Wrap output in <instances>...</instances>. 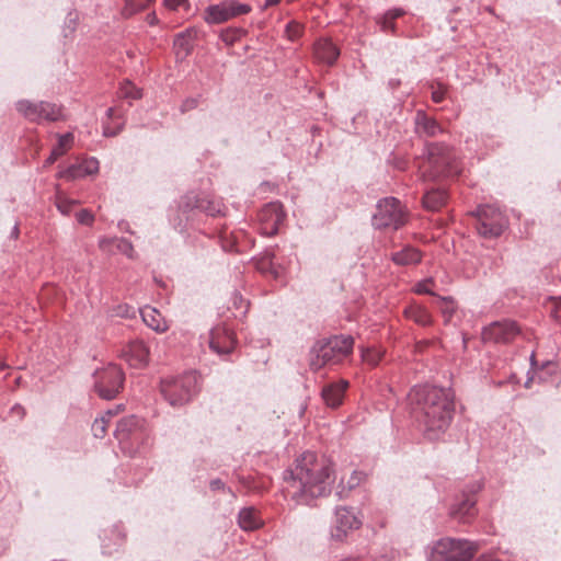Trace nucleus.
Segmentation results:
<instances>
[{"instance_id": "obj_54", "label": "nucleus", "mask_w": 561, "mask_h": 561, "mask_svg": "<svg viewBox=\"0 0 561 561\" xmlns=\"http://www.w3.org/2000/svg\"><path fill=\"white\" fill-rule=\"evenodd\" d=\"M114 110L112 107L107 108L106 114L108 117L113 115Z\"/></svg>"}, {"instance_id": "obj_21", "label": "nucleus", "mask_w": 561, "mask_h": 561, "mask_svg": "<svg viewBox=\"0 0 561 561\" xmlns=\"http://www.w3.org/2000/svg\"><path fill=\"white\" fill-rule=\"evenodd\" d=\"M415 130L420 136L426 137H433L442 133L438 123L422 111H419L415 115Z\"/></svg>"}, {"instance_id": "obj_49", "label": "nucleus", "mask_w": 561, "mask_h": 561, "mask_svg": "<svg viewBox=\"0 0 561 561\" xmlns=\"http://www.w3.org/2000/svg\"><path fill=\"white\" fill-rule=\"evenodd\" d=\"M146 21L149 25H156L158 23V18H157L156 13L152 11L147 14Z\"/></svg>"}, {"instance_id": "obj_1", "label": "nucleus", "mask_w": 561, "mask_h": 561, "mask_svg": "<svg viewBox=\"0 0 561 561\" xmlns=\"http://www.w3.org/2000/svg\"><path fill=\"white\" fill-rule=\"evenodd\" d=\"M412 413L430 440L438 439L449 427L455 410L450 389L416 386L409 393Z\"/></svg>"}, {"instance_id": "obj_16", "label": "nucleus", "mask_w": 561, "mask_h": 561, "mask_svg": "<svg viewBox=\"0 0 561 561\" xmlns=\"http://www.w3.org/2000/svg\"><path fill=\"white\" fill-rule=\"evenodd\" d=\"M196 38L197 30L194 27H188L175 36L173 49L178 59L183 60L191 54Z\"/></svg>"}, {"instance_id": "obj_57", "label": "nucleus", "mask_w": 561, "mask_h": 561, "mask_svg": "<svg viewBox=\"0 0 561 561\" xmlns=\"http://www.w3.org/2000/svg\"><path fill=\"white\" fill-rule=\"evenodd\" d=\"M305 410H306V407H301L300 415H302V414H304Z\"/></svg>"}, {"instance_id": "obj_48", "label": "nucleus", "mask_w": 561, "mask_h": 561, "mask_svg": "<svg viewBox=\"0 0 561 561\" xmlns=\"http://www.w3.org/2000/svg\"><path fill=\"white\" fill-rule=\"evenodd\" d=\"M234 35H236V33H234V32H230V31L222 32V33H221V39H222L225 43H227V44L231 45V44L233 43V41H234Z\"/></svg>"}, {"instance_id": "obj_42", "label": "nucleus", "mask_w": 561, "mask_h": 561, "mask_svg": "<svg viewBox=\"0 0 561 561\" xmlns=\"http://www.w3.org/2000/svg\"><path fill=\"white\" fill-rule=\"evenodd\" d=\"M197 104H198V100L196 98L186 99L181 105V111L182 112L191 111V110L195 108L197 106Z\"/></svg>"}, {"instance_id": "obj_4", "label": "nucleus", "mask_w": 561, "mask_h": 561, "mask_svg": "<svg viewBox=\"0 0 561 561\" xmlns=\"http://www.w3.org/2000/svg\"><path fill=\"white\" fill-rule=\"evenodd\" d=\"M428 170L423 172L428 179L453 176L461 172L454 150L445 144H428L426 146Z\"/></svg>"}, {"instance_id": "obj_31", "label": "nucleus", "mask_w": 561, "mask_h": 561, "mask_svg": "<svg viewBox=\"0 0 561 561\" xmlns=\"http://www.w3.org/2000/svg\"><path fill=\"white\" fill-rule=\"evenodd\" d=\"M115 414L114 411L108 410L105 412L103 416L100 419H95V421L92 424V432L93 435L98 438H102L106 433V426L110 422V419Z\"/></svg>"}, {"instance_id": "obj_20", "label": "nucleus", "mask_w": 561, "mask_h": 561, "mask_svg": "<svg viewBox=\"0 0 561 561\" xmlns=\"http://www.w3.org/2000/svg\"><path fill=\"white\" fill-rule=\"evenodd\" d=\"M348 387L346 380H340L337 383H331L323 388L321 394L328 407L336 408L342 403L344 392Z\"/></svg>"}, {"instance_id": "obj_27", "label": "nucleus", "mask_w": 561, "mask_h": 561, "mask_svg": "<svg viewBox=\"0 0 561 561\" xmlns=\"http://www.w3.org/2000/svg\"><path fill=\"white\" fill-rule=\"evenodd\" d=\"M73 141V135L71 133H67L60 135L58 138V144L53 148L49 157L46 159L44 167H48L53 164L59 157H61L66 150L70 147Z\"/></svg>"}, {"instance_id": "obj_58", "label": "nucleus", "mask_w": 561, "mask_h": 561, "mask_svg": "<svg viewBox=\"0 0 561 561\" xmlns=\"http://www.w3.org/2000/svg\"><path fill=\"white\" fill-rule=\"evenodd\" d=\"M12 233H18V227H14V230H12Z\"/></svg>"}, {"instance_id": "obj_28", "label": "nucleus", "mask_w": 561, "mask_h": 561, "mask_svg": "<svg viewBox=\"0 0 561 561\" xmlns=\"http://www.w3.org/2000/svg\"><path fill=\"white\" fill-rule=\"evenodd\" d=\"M238 523L244 530H254L261 526V520L253 507H245L239 512Z\"/></svg>"}, {"instance_id": "obj_30", "label": "nucleus", "mask_w": 561, "mask_h": 561, "mask_svg": "<svg viewBox=\"0 0 561 561\" xmlns=\"http://www.w3.org/2000/svg\"><path fill=\"white\" fill-rule=\"evenodd\" d=\"M404 314L408 319L413 320L420 325H428L432 322L431 314L421 305H411L404 310Z\"/></svg>"}, {"instance_id": "obj_38", "label": "nucleus", "mask_w": 561, "mask_h": 561, "mask_svg": "<svg viewBox=\"0 0 561 561\" xmlns=\"http://www.w3.org/2000/svg\"><path fill=\"white\" fill-rule=\"evenodd\" d=\"M365 477V473L362 471H353L347 481L345 482L346 489H355L364 481Z\"/></svg>"}, {"instance_id": "obj_53", "label": "nucleus", "mask_w": 561, "mask_h": 561, "mask_svg": "<svg viewBox=\"0 0 561 561\" xmlns=\"http://www.w3.org/2000/svg\"><path fill=\"white\" fill-rule=\"evenodd\" d=\"M103 134H104V136H106V137L115 136V135H116V133H115V131H112V130H111V128H108V127H105V128H104Z\"/></svg>"}, {"instance_id": "obj_41", "label": "nucleus", "mask_w": 561, "mask_h": 561, "mask_svg": "<svg viewBox=\"0 0 561 561\" xmlns=\"http://www.w3.org/2000/svg\"><path fill=\"white\" fill-rule=\"evenodd\" d=\"M77 220L82 225H91L93 221L92 214L87 209H81L77 213Z\"/></svg>"}, {"instance_id": "obj_10", "label": "nucleus", "mask_w": 561, "mask_h": 561, "mask_svg": "<svg viewBox=\"0 0 561 561\" xmlns=\"http://www.w3.org/2000/svg\"><path fill=\"white\" fill-rule=\"evenodd\" d=\"M94 387L99 396L105 400H111L121 391L124 382V374L116 365H108L94 373Z\"/></svg>"}, {"instance_id": "obj_13", "label": "nucleus", "mask_w": 561, "mask_h": 561, "mask_svg": "<svg viewBox=\"0 0 561 561\" xmlns=\"http://www.w3.org/2000/svg\"><path fill=\"white\" fill-rule=\"evenodd\" d=\"M259 221L261 225V233L265 236H274L277 233L279 226L285 219L283 205L278 202L266 204L259 213Z\"/></svg>"}, {"instance_id": "obj_26", "label": "nucleus", "mask_w": 561, "mask_h": 561, "mask_svg": "<svg viewBox=\"0 0 561 561\" xmlns=\"http://www.w3.org/2000/svg\"><path fill=\"white\" fill-rule=\"evenodd\" d=\"M476 501L472 497L465 499L461 503L455 505L450 510L451 517L467 523L476 513Z\"/></svg>"}, {"instance_id": "obj_33", "label": "nucleus", "mask_w": 561, "mask_h": 561, "mask_svg": "<svg viewBox=\"0 0 561 561\" xmlns=\"http://www.w3.org/2000/svg\"><path fill=\"white\" fill-rule=\"evenodd\" d=\"M119 95L124 99L137 100L141 98V91L130 81H124L119 87Z\"/></svg>"}, {"instance_id": "obj_51", "label": "nucleus", "mask_w": 561, "mask_h": 561, "mask_svg": "<svg viewBox=\"0 0 561 561\" xmlns=\"http://www.w3.org/2000/svg\"><path fill=\"white\" fill-rule=\"evenodd\" d=\"M12 413H16V415L22 416L24 414V410L21 405H14L12 408Z\"/></svg>"}, {"instance_id": "obj_25", "label": "nucleus", "mask_w": 561, "mask_h": 561, "mask_svg": "<svg viewBox=\"0 0 561 561\" xmlns=\"http://www.w3.org/2000/svg\"><path fill=\"white\" fill-rule=\"evenodd\" d=\"M140 419L135 415L123 417L116 425L114 432L115 437L123 442L135 430L140 426Z\"/></svg>"}, {"instance_id": "obj_24", "label": "nucleus", "mask_w": 561, "mask_h": 561, "mask_svg": "<svg viewBox=\"0 0 561 561\" xmlns=\"http://www.w3.org/2000/svg\"><path fill=\"white\" fill-rule=\"evenodd\" d=\"M204 20L208 24H219L230 20L227 3L209 5L205 11Z\"/></svg>"}, {"instance_id": "obj_9", "label": "nucleus", "mask_w": 561, "mask_h": 561, "mask_svg": "<svg viewBox=\"0 0 561 561\" xmlns=\"http://www.w3.org/2000/svg\"><path fill=\"white\" fill-rule=\"evenodd\" d=\"M474 214L478 218L477 230L484 238H496L507 228L505 215L493 205L479 206Z\"/></svg>"}, {"instance_id": "obj_43", "label": "nucleus", "mask_w": 561, "mask_h": 561, "mask_svg": "<svg viewBox=\"0 0 561 561\" xmlns=\"http://www.w3.org/2000/svg\"><path fill=\"white\" fill-rule=\"evenodd\" d=\"M440 301L446 305L445 307H442V312L444 313L446 319H448L453 314V311H454L453 304H451V301L447 300V298H440Z\"/></svg>"}, {"instance_id": "obj_7", "label": "nucleus", "mask_w": 561, "mask_h": 561, "mask_svg": "<svg viewBox=\"0 0 561 561\" xmlns=\"http://www.w3.org/2000/svg\"><path fill=\"white\" fill-rule=\"evenodd\" d=\"M371 222L377 229L392 228L396 230L404 225L405 213L397 198L386 197L377 203Z\"/></svg>"}, {"instance_id": "obj_12", "label": "nucleus", "mask_w": 561, "mask_h": 561, "mask_svg": "<svg viewBox=\"0 0 561 561\" xmlns=\"http://www.w3.org/2000/svg\"><path fill=\"white\" fill-rule=\"evenodd\" d=\"M520 333L516 322L511 320L495 321L482 331V340L491 343H508Z\"/></svg>"}, {"instance_id": "obj_32", "label": "nucleus", "mask_w": 561, "mask_h": 561, "mask_svg": "<svg viewBox=\"0 0 561 561\" xmlns=\"http://www.w3.org/2000/svg\"><path fill=\"white\" fill-rule=\"evenodd\" d=\"M382 351L376 347L362 348V359L369 366H376L382 358Z\"/></svg>"}, {"instance_id": "obj_14", "label": "nucleus", "mask_w": 561, "mask_h": 561, "mask_svg": "<svg viewBox=\"0 0 561 561\" xmlns=\"http://www.w3.org/2000/svg\"><path fill=\"white\" fill-rule=\"evenodd\" d=\"M208 345L215 354L224 357L234 350V334L225 325L216 327L208 334Z\"/></svg>"}, {"instance_id": "obj_59", "label": "nucleus", "mask_w": 561, "mask_h": 561, "mask_svg": "<svg viewBox=\"0 0 561 561\" xmlns=\"http://www.w3.org/2000/svg\"><path fill=\"white\" fill-rule=\"evenodd\" d=\"M12 233H18V227H14V230H12Z\"/></svg>"}, {"instance_id": "obj_15", "label": "nucleus", "mask_w": 561, "mask_h": 561, "mask_svg": "<svg viewBox=\"0 0 561 561\" xmlns=\"http://www.w3.org/2000/svg\"><path fill=\"white\" fill-rule=\"evenodd\" d=\"M122 357L135 368L145 367L149 360V350L141 341H131L122 351Z\"/></svg>"}, {"instance_id": "obj_50", "label": "nucleus", "mask_w": 561, "mask_h": 561, "mask_svg": "<svg viewBox=\"0 0 561 561\" xmlns=\"http://www.w3.org/2000/svg\"><path fill=\"white\" fill-rule=\"evenodd\" d=\"M117 314H119L122 317H128L129 316V307H127V306H119V311H118Z\"/></svg>"}, {"instance_id": "obj_40", "label": "nucleus", "mask_w": 561, "mask_h": 561, "mask_svg": "<svg viewBox=\"0 0 561 561\" xmlns=\"http://www.w3.org/2000/svg\"><path fill=\"white\" fill-rule=\"evenodd\" d=\"M434 285V282L432 278H426V279H423L421 282H419L415 287H414V291L416 294H426V295H434L433 290H432V287Z\"/></svg>"}, {"instance_id": "obj_6", "label": "nucleus", "mask_w": 561, "mask_h": 561, "mask_svg": "<svg viewBox=\"0 0 561 561\" xmlns=\"http://www.w3.org/2000/svg\"><path fill=\"white\" fill-rule=\"evenodd\" d=\"M479 543L467 539L443 538L432 548L433 561H471Z\"/></svg>"}, {"instance_id": "obj_52", "label": "nucleus", "mask_w": 561, "mask_h": 561, "mask_svg": "<svg viewBox=\"0 0 561 561\" xmlns=\"http://www.w3.org/2000/svg\"><path fill=\"white\" fill-rule=\"evenodd\" d=\"M279 2V0H265V3H264V9L267 8V7H271V5H275Z\"/></svg>"}, {"instance_id": "obj_11", "label": "nucleus", "mask_w": 561, "mask_h": 561, "mask_svg": "<svg viewBox=\"0 0 561 561\" xmlns=\"http://www.w3.org/2000/svg\"><path fill=\"white\" fill-rule=\"evenodd\" d=\"M360 525L362 518L354 508L340 506L335 510L334 520L330 530L331 538L342 541L351 531L358 529Z\"/></svg>"}, {"instance_id": "obj_46", "label": "nucleus", "mask_w": 561, "mask_h": 561, "mask_svg": "<svg viewBox=\"0 0 561 561\" xmlns=\"http://www.w3.org/2000/svg\"><path fill=\"white\" fill-rule=\"evenodd\" d=\"M403 11L400 10V9H396V10H392V11H389L388 14L386 15V20L390 19V20H393L400 15H402ZM383 27H388V22L385 21V24H383Z\"/></svg>"}, {"instance_id": "obj_23", "label": "nucleus", "mask_w": 561, "mask_h": 561, "mask_svg": "<svg viewBox=\"0 0 561 561\" xmlns=\"http://www.w3.org/2000/svg\"><path fill=\"white\" fill-rule=\"evenodd\" d=\"M391 260L397 265L407 266L420 263L422 260V254L417 249L408 245L400 251L393 252L391 254Z\"/></svg>"}, {"instance_id": "obj_8", "label": "nucleus", "mask_w": 561, "mask_h": 561, "mask_svg": "<svg viewBox=\"0 0 561 561\" xmlns=\"http://www.w3.org/2000/svg\"><path fill=\"white\" fill-rule=\"evenodd\" d=\"M16 111L27 121L41 124L64 119L62 108L54 103L21 100L15 104Z\"/></svg>"}, {"instance_id": "obj_56", "label": "nucleus", "mask_w": 561, "mask_h": 561, "mask_svg": "<svg viewBox=\"0 0 561 561\" xmlns=\"http://www.w3.org/2000/svg\"><path fill=\"white\" fill-rule=\"evenodd\" d=\"M530 359H531V364L534 365L535 364V355L534 354H531Z\"/></svg>"}, {"instance_id": "obj_39", "label": "nucleus", "mask_w": 561, "mask_h": 561, "mask_svg": "<svg viewBox=\"0 0 561 561\" xmlns=\"http://www.w3.org/2000/svg\"><path fill=\"white\" fill-rule=\"evenodd\" d=\"M75 201L68 199L62 195L57 196L56 206L64 215H68L71 211Z\"/></svg>"}, {"instance_id": "obj_37", "label": "nucleus", "mask_w": 561, "mask_h": 561, "mask_svg": "<svg viewBox=\"0 0 561 561\" xmlns=\"http://www.w3.org/2000/svg\"><path fill=\"white\" fill-rule=\"evenodd\" d=\"M301 31H302L301 25L296 21L289 22L285 28L286 36L290 41H295L296 38H298L301 34Z\"/></svg>"}, {"instance_id": "obj_36", "label": "nucleus", "mask_w": 561, "mask_h": 561, "mask_svg": "<svg viewBox=\"0 0 561 561\" xmlns=\"http://www.w3.org/2000/svg\"><path fill=\"white\" fill-rule=\"evenodd\" d=\"M163 5L170 11H188L190 9L188 0H163Z\"/></svg>"}, {"instance_id": "obj_45", "label": "nucleus", "mask_w": 561, "mask_h": 561, "mask_svg": "<svg viewBox=\"0 0 561 561\" xmlns=\"http://www.w3.org/2000/svg\"><path fill=\"white\" fill-rule=\"evenodd\" d=\"M556 320L561 321V297L556 299L554 308L551 310Z\"/></svg>"}, {"instance_id": "obj_55", "label": "nucleus", "mask_w": 561, "mask_h": 561, "mask_svg": "<svg viewBox=\"0 0 561 561\" xmlns=\"http://www.w3.org/2000/svg\"><path fill=\"white\" fill-rule=\"evenodd\" d=\"M534 380V377L529 378L526 383H525V387H529V383Z\"/></svg>"}, {"instance_id": "obj_29", "label": "nucleus", "mask_w": 561, "mask_h": 561, "mask_svg": "<svg viewBox=\"0 0 561 561\" xmlns=\"http://www.w3.org/2000/svg\"><path fill=\"white\" fill-rule=\"evenodd\" d=\"M447 201L444 190H431L423 197L424 207L428 210H438Z\"/></svg>"}, {"instance_id": "obj_47", "label": "nucleus", "mask_w": 561, "mask_h": 561, "mask_svg": "<svg viewBox=\"0 0 561 561\" xmlns=\"http://www.w3.org/2000/svg\"><path fill=\"white\" fill-rule=\"evenodd\" d=\"M209 486L213 491L225 490V483L220 479L211 480Z\"/></svg>"}, {"instance_id": "obj_3", "label": "nucleus", "mask_w": 561, "mask_h": 561, "mask_svg": "<svg viewBox=\"0 0 561 561\" xmlns=\"http://www.w3.org/2000/svg\"><path fill=\"white\" fill-rule=\"evenodd\" d=\"M353 345L354 340L350 335L318 341L310 351V368L318 371L327 365L339 364L352 353Z\"/></svg>"}, {"instance_id": "obj_35", "label": "nucleus", "mask_w": 561, "mask_h": 561, "mask_svg": "<svg viewBox=\"0 0 561 561\" xmlns=\"http://www.w3.org/2000/svg\"><path fill=\"white\" fill-rule=\"evenodd\" d=\"M230 19L239 15L247 14L251 11V7L245 3H239L236 1L227 3Z\"/></svg>"}, {"instance_id": "obj_2", "label": "nucleus", "mask_w": 561, "mask_h": 561, "mask_svg": "<svg viewBox=\"0 0 561 561\" xmlns=\"http://www.w3.org/2000/svg\"><path fill=\"white\" fill-rule=\"evenodd\" d=\"M331 463L312 451L304 453L295 466L284 472L286 493L297 504H310L330 491Z\"/></svg>"}, {"instance_id": "obj_5", "label": "nucleus", "mask_w": 561, "mask_h": 561, "mask_svg": "<svg viewBox=\"0 0 561 561\" xmlns=\"http://www.w3.org/2000/svg\"><path fill=\"white\" fill-rule=\"evenodd\" d=\"M198 390V376L194 371L161 381V393L173 407L187 403Z\"/></svg>"}, {"instance_id": "obj_22", "label": "nucleus", "mask_w": 561, "mask_h": 561, "mask_svg": "<svg viewBox=\"0 0 561 561\" xmlns=\"http://www.w3.org/2000/svg\"><path fill=\"white\" fill-rule=\"evenodd\" d=\"M140 316L146 325L156 332H164L168 329L165 319L156 308L145 306L140 309Z\"/></svg>"}, {"instance_id": "obj_44", "label": "nucleus", "mask_w": 561, "mask_h": 561, "mask_svg": "<svg viewBox=\"0 0 561 561\" xmlns=\"http://www.w3.org/2000/svg\"><path fill=\"white\" fill-rule=\"evenodd\" d=\"M445 99V90L443 88H438L432 92V100L435 103H440Z\"/></svg>"}, {"instance_id": "obj_18", "label": "nucleus", "mask_w": 561, "mask_h": 561, "mask_svg": "<svg viewBox=\"0 0 561 561\" xmlns=\"http://www.w3.org/2000/svg\"><path fill=\"white\" fill-rule=\"evenodd\" d=\"M99 247L103 252L114 253L113 248L117 252L126 255L128 259L135 257V251L131 242L125 238H102L99 241Z\"/></svg>"}, {"instance_id": "obj_34", "label": "nucleus", "mask_w": 561, "mask_h": 561, "mask_svg": "<svg viewBox=\"0 0 561 561\" xmlns=\"http://www.w3.org/2000/svg\"><path fill=\"white\" fill-rule=\"evenodd\" d=\"M232 308L236 310L234 317L243 316L248 310V304L239 293L231 296Z\"/></svg>"}, {"instance_id": "obj_17", "label": "nucleus", "mask_w": 561, "mask_h": 561, "mask_svg": "<svg viewBox=\"0 0 561 561\" xmlns=\"http://www.w3.org/2000/svg\"><path fill=\"white\" fill-rule=\"evenodd\" d=\"M99 171V161L95 158H88L80 164L71 165L58 173V178L76 180L85 175L95 174Z\"/></svg>"}, {"instance_id": "obj_19", "label": "nucleus", "mask_w": 561, "mask_h": 561, "mask_svg": "<svg viewBox=\"0 0 561 561\" xmlns=\"http://www.w3.org/2000/svg\"><path fill=\"white\" fill-rule=\"evenodd\" d=\"M339 55L340 50L328 38L319 39L314 44V56L320 62L332 65L337 59Z\"/></svg>"}]
</instances>
